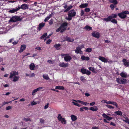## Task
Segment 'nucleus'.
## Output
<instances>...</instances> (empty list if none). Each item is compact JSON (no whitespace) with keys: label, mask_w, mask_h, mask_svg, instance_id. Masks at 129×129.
<instances>
[{"label":"nucleus","mask_w":129,"mask_h":129,"mask_svg":"<svg viewBox=\"0 0 129 129\" xmlns=\"http://www.w3.org/2000/svg\"><path fill=\"white\" fill-rule=\"evenodd\" d=\"M86 70L84 69H82L81 70V72L83 74H85Z\"/></svg>","instance_id":"obj_41"},{"label":"nucleus","mask_w":129,"mask_h":129,"mask_svg":"<svg viewBox=\"0 0 129 129\" xmlns=\"http://www.w3.org/2000/svg\"><path fill=\"white\" fill-rule=\"evenodd\" d=\"M24 120L26 122H27L29 121H31L30 118H24Z\"/></svg>","instance_id":"obj_50"},{"label":"nucleus","mask_w":129,"mask_h":129,"mask_svg":"<svg viewBox=\"0 0 129 129\" xmlns=\"http://www.w3.org/2000/svg\"><path fill=\"white\" fill-rule=\"evenodd\" d=\"M76 14V13L74 9H72L68 13V18L67 20L70 21L72 20L73 17H74Z\"/></svg>","instance_id":"obj_2"},{"label":"nucleus","mask_w":129,"mask_h":129,"mask_svg":"<svg viewBox=\"0 0 129 129\" xmlns=\"http://www.w3.org/2000/svg\"><path fill=\"white\" fill-rule=\"evenodd\" d=\"M84 11L86 12H88L90 11V9L89 8H86L84 9Z\"/></svg>","instance_id":"obj_42"},{"label":"nucleus","mask_w":129,"mask_h":129,"mask_svg":"<svg viewBox=\"0 0 129 129\" xmlns=\"http://www.w3.org/2000/svg\"><path fill=\"white\" fill-rule=\"evenodd\" d=\"M115 113L117 115L121 116L122 115V113L120 111H116L115 112Z\"/></svg>","instance_id":"obj_31"},{"label":"nucleus","mask_w":129,"mask_h":129,"mask_svg":"<svg viewBox=\"0 0 129 129\" xmlns=\"http://www.w3.org/2000/svg\"><path fill=\"white\" fill-rule=\"evenodd\" d=\"M61 45L59 44H56L54 45V47L56 50H58L60 49Z\"/></svg>","instance_id":"obj_18"},{"label":"nucleus","mask_w":129,"mask_h":129,"mask_svg":"<svg viewBox=\"0 0 129 129\" xmlns=\"http://www.w3.org/2000/svg\"><path fill=\"white\" fill-rule=\"evenodd\" d=\"M49 105V103H48L47 104V105H45L44 106V109H46L48 107Z\"/></svg>","instance_id":"obj_59"},{"label":"nucleus","mask_w":129,"mask_h":129,"mask_svg":"<svg viewBox=\"0 0 129 129\" xmlns=\"http://www.w3.org/2000/svg\"><path fill=\"white\" fill-rule=\"evenodd\" d=\"M22 19L20 17L18 16H12L9 21L10 22H16L17 21H20Z\"/></svg>","instance_id":"obj_4"},{"label":"nucleus","mask_w":129,"mask_h":129,"mask_svg":"<svg viewBox=\"0 0 129 129\" xmlns=\"http://www.w3.org/2000/svg\"><path fill=\"white\" fill-rule=\"evenodd\" d=\"M43 88V87H39L37 88V91H39L41 90H42Z\"/></svg>","instance_id":"obj_61"},{"label":"nucleus","mask_w":129,"mask_h":129,"mask_svg":"<svg viewBox=\"0 0 129 129\" xmlns=\"http://www.w3.org/2000/svg\"><path fill=\"white\" fill-rule=\"evenodd\" d=\"M18 8H19V10L21 8L23 10H25L28 8V5L25 4H22L21 7H18Z\"/></svg>","instance_id":"obj_6"},{"label":"nucleus","mask_w":129,"mask_h":129,"mask_svg":"<svg viewBox=\"0 0 129 129\" xmlns=\"http://www.w3.org/2000/svg\"><path fill=\"white\" fill-rule=\"evenodd\" d=\"M37 103L35 102L34 101L31 102V105L33 106L34 105H35L37 104Z\"/></svg>","instance_id":"obj_55"},{"label":"nucleus","mask_w":129,"mask_h":129,"mask_svg":"<svg viewBox=\"0 0 129 129\" xmlns=\"http://www.w3.org/2000/svg\"><path fill=\"white\" fill-rule=\"evenodd\" d=\"M38 91L37 89H36L34 90L32 92V95H35V93L36 92Z\"/></svg>","instance_id":"obj_44"},{"label":"nucleus","mask_w":129,"mask_h":129,"mask_svg":"<svg viewBox=\"0 0 129 129\" xmlns=\"http://www.w3.org/2000/svg\"><path fill=\"white\" fill-rule=\"evenodd\" d=\"M52 41L50 39H48L47 40L46 42V43L47 44H49L50 43V42Z\"/></svg>","instance_id":"obj_52"},{"label":"nucleus","mask_w":129,"mask_h":129,"mask_svg":"<svg viewBox=\"0 0 129 129\" xmlns=\"http://www.w3.org/2000/svg\"><path fill=\"white\" fill-rule=\"evenodd\" d=\"M99 59L102 62H107L108 60L102 56H100L99 57Z\"/></svg>","instance_id":"obj_14"},{"label":"nucleus","mask_w":129,"mask_h":129,"mask_svg":"<svg viewBox=\"0 0 129 129\" xmlns=\"http://www.w3.org/2000/svg\"><path fill=\"white\" fill-rule=\"evenodd\" d=\"M47 62L49 63H50L52 64L53 63L52 61L51 60H48Z\"/></svg>","instance_id":"obj_64"},{"label":"nucleus","mask_w":129,"mask_h":129,"mask_svg":"<svg viewBox=\"0 0 129 129\" xmlns=\"http://www.w3.org/2000/svg\"><path fill=\"white\" fill-rule=\"evenodd\" d=\"M65 40L66 41H67L69 42H72L74 41V39H72L70 37H67L66 38Z\"/></svg>","instance_id":"obj_17"},{"label":"nucleus","mask_w":129,"mask_h":129,"mask_svg":"<svg viewBox=\"0 0 129 129\" xmlns=\"http://www.w3.org/2000/svg\"><path fill=\"white\" fill-rule=\"evenodd\" d=\"M81 48L80 47H77L75 50L76 53L77 54L80 53L81 54H82L83 52L81 51Z\"/></svg>","instance_id":"obj_7"},{"label":"nucleus","mask_w":129,"mask_h":129,"mask_svg":"<svg viewBox=\"0 0 129 129\" xmlns=\"http://www.w3.org/2000/svg\"><path fill=\"white\" fill-rule=\"evenodd\" d=\"M88 69L89 70L92 71V72L95 74L97 73V72L95 71V69H94L93 67H90Z\"/></svg>","instance_id":"obj_21"},{"label":"nucleus","mask_w":129,"mask_h":129,"mask_svg":"<svg viewBox=\"0 0 129 129\" xmlns=\"http://www.w3.org/2000/svg\"><path fill=\"white\" fill-rule=\"evenodd\" d=\"M55 89H58L59 90H64V88L63 86H56L55 88Z\"/></svg>","instance_id":"obj_28"},{"label":"nucleus","mask_w":129,"mask_h":129,"mask_svg":"<svg viewBox=\"0 0 129 129\" xmlns=\"http://www.w3.org/2000/svg\"><path fill=\"white\" fill-rule=\"evenodd\" d=\"M126 14H129V12L128 11H124L118 14V15L122 19L125 18L127 17Z\"/></svg>","instance_id":"obj_3"},{"label":"nucleus","mask_w":129,"mask_h":129,"mask_svg":"<svg viewBox=\"0 0 129 129\" xmlns=\"http://www.w3.org/2000/svg\"><path fill=\"white\" fill-rule=\"evenodd\" d=\"M26 46L25 45H22L21 46V47L20 50L19 51L20 52H23L25 49Z\"/></svg>","instance_id":"obj_16"},{"label":"nucleus","mask_w":129,"mask_h":129,"mask_svg":"<svg viewBox=\"0 0 129 129\" xmlns=\"http://www.w3.org/2000/svg\"><path fill=\"white\" fill-rule=\"evenodd\" d=\"M45 23H42L39 24V26L38 27V29L40 30L45 25Z\"/></svg>","instance_id":"obj_12"},{"label":"nucleus","mask_w":129,"mask_h":129,"mask_svg":"<svg viewBox=\"0 0 129 129\" xmlns=\"http://www.w3.org/2000/svg\"><path fill=\"white\" fill-rule=\"evenodd\" d=\"M43 78L46 80H49L50 79L47 75H45L44 74L43 75Z\"/></svg>","instance_id":"obj_32"},{"label":"nucleus","mask_w":129,"mask_h":129,"mask_svg":"<svg viewBox=\"0 0 129 129\" xmlns=\"http://www.w3.org/2000/svg\"><path fill=\"white\" fill-rule=\"evenodd\" d=\"M89 109L92 111H96L98 110V108L96 106H95L94 107H91Z\"/></svg>","instance_id":"obj_23"},{"label":"nucleus","mask_w":129,"mask_h":129,"mask_svg":"<svg viewBox=\"0 0 129 129\" xmlns=\"http://www.w3.org/2000/svg\"><path fill=\"white\" fill-rule=\"evenodd\" d=\"M125 119L126 120H124V121L126 123H127L128 124H129V119L127 118H126Z\"/></svg>","instance_id":"obj_53"},{"label":"nucleus","mask_w":129,"mask_h":129,"mask_svg":"<svg viewBox=\"0 0 129 129\" xmlns=\"http://www.w3.org/2000/svg\"><path fill=\"white\" fill-rule=\"evenodd\" d=\"M80 79L82 81H83L84 80H85V77L83 76H81V77Z\"/></svg>","instance_id":"obj_49"},{"label":"nucleus","mask_w":129,"mask_h":129,"mask_svg":"<svg viewBox=\"0 0 129 129\" xmlns=\"http://www.w3.org/2000/svg\"><path fill=\"white\" fill-rule=\"evenodd\" d=\"M62 117L61 116V114H58V116L57 117V118L58 120L60 121L62 118Z\"/></svg>","instance_id":"obj_37"},{"label":"nucleus","mask_w":129,"mask_h":129,"mask_svg":"<svg viewBox=\"0 0 129 129\" xmlns=\"http://www.w3.org/2000/svg\"><path fill=\"white\" fill-rule=\"evenodd\" d=\"M19 10V8H17L15 9H13L11 10L8 11V12L11 13H14L15 12Z\"/></svg>","instance_id":"obj_15"},{"label":"nucleus","mask_w":129,"mask_h":129,"mask_svg":"<svg viewBox=\"0 0 129 129\" xmlns=\"http://www.w3.org/2000/svg\"><path fill=\"white\" fill-rule=\"evenodd\" d=\"M112 104L113 105L115 106H116V107L117 108L118 107V105L115 102H112Z\"/></svg>","instance_id":"obj_40"},{"label":"nucleus","mask_w":129,"mask_h":129,"mask_svg":"<svg viewBox=\"0 0 129 129\" xmlns=\"http://www.w3.org/2000/svg\"><path fill=\"white\" fill-rule=\"evenodd\" d=\"M19 74L18 72H16L15 71H12L10 73L9 78L10 79H13L12 80L14 82H16L18 81L19 78V76H17Z\"/></svg>","instance_id":"obj_1"},{"label":"nucleus","mask_w":129,"mask_h":129,"mask_svg":"<svg viewBox=\"0 0 129 129\" xmlns=\"http://www.w3.org/2000/svg\"><path fill=\"white\" fill-rule=\"evenodd\" d=\"M11 101L9 102H4L3 103V104L2 105V107L3 106H4L5 105L8 104L10 103L11 101Z\"/></svg>","instance_id":"obj_45"},{"label":"nucleus","mask_w":129,"mask_h":129,"mask_svg":"<svg viewBox=\"0 0 129 129\" xmlns=\"http://www.w3.org/2000/svg\"><path fill=\"white\" fill-rule=\"evenodd\" d=\"M86 74L89 75L90 74L91 72L90 71L88 70H86Z\"/></svg>","instance_id":"obj_51"},{"label":"nucleus","mask_w":129,"mask_h":129,"mask_svg":"<svg viewBox=\"0 0 129 129\" xmlns=\"http://www.w3.org/2000/svg\"><path fill=\"white\" fill-rule=\"evenodd\" d=\"M122 62L125 66L127 67L129 66V61H128L126 59H123L122 60Z\"/></svg>","instance_id":"obj_8"},{"label":"nucleus","mask_w":129,"mask_h":129,"mask_svg":"<svg viewBox=\"0 0 129 129\" xmlns=\"http://www.w3.org/2000/svg\"><path fill=\"white\" fill-rule=\"evenodd\" d=\"M92 27L89 26L88 25L85 26L84 28V29H86L87 31H90L92 30Z\"/></svg>","instance_id":"obj_22"},{"label":"nucleus","mask_w":129,"mask_h":129,"mask_svg":"<svg viewBox=\"0 0 129 129\" xmlns=\"http://www.w3.org/2000/svg\"><path fill=\"white\" fill-rule=\"evenodd\" d=\"M67 25L68 23L67 22H64L61 24L60 27L61 29V30L60 32H63L66 29Z\"/></svg>","instance_id":"obj_5"},{"label":"nucleus","mask_w":129,"mask_h":129,"mask_svg":"<svg viewBox=\"0 0 129 129\" xmlns=\"http://www.w3.org/2000/svg\"><path fill=\"white\" fill-rule=\"evenodd\" d=\"M47 35V33H45V34H44L41 37H40V39H43Z\"/></svg>","instance_id":"obj_39"},{"label":"nucleus","mask_w":129,"mask_h":129,"mask_svg":"<svg viewBox=\"0 0 129 129\" xmlns=\"http://www.w3.org/2000/svg\"><path fill=\"white\" fill-rule=\"evenodd\" d=\"M110 16L111 17L110 18L111 19H112V18H116L117 17V15H116V14H112L110 16Z\"/></svg>","instance_id":"obj_36"},{"label":"nucleus","mask_w":129,"mask_h":129,"mask_svg":"<svg viewBox=\"0 0 129 129\" xmlns=\"http://www.w3.org/2000/svg\"><path fill=\"white\" fill-rule=\"evenodd\" d=\"M95 102H93L92 103H90L89 104L90 106H93L95 105Z\"/></svg>","instance_id":"obj_62"},{"label":"nucleus","mask_w":129,"mask_h":129,"mask_svg":"<svg viewBox=\"0 0 129 129\" xmlns=\"http://www.w3.org/2000/svg\"><path fill=\"white\" fill-rule=\"evenodd\" d=\"M116 5L112 4H111L110 6V7L111 8L112 10H114V8H115L116 7Z\"/></svg>","instance_id":"obj_30"},{"label":"nucleus","mask_w":129,"mask_h":129,"mask_svg":"<svg viewBox=\"0 0 129 129\" xmlns=\"http://www.w3.org/2000/svg\"><path fill=\"white\" fill-rule=\"evenodd\" d=\"M84 11L82 10L81 11V12L80 13V15L81 16H84Z\"/></svg>","instance_id":"obj_46"},{"label":"nucleus","mask_w":129,"mask_h":129,"mask_svg":"<svg viewBox=\"0 0 129 129\" xmlns=\"http://www.w3.org/2000/svg\"><path fill=\"white\" fill-rule=\"evenodd\" d=\"M110 3H113V4L117 5L118 4V2L117 0H109Z\"/></svg>","instance_id":"obj_27"},{"label":"nucleus","mask_w":129,"mask_h":129,"mask_svg":"<svg viewBox=\"0 0 129 129\" xmlns=\"http://www.w3.org/2000/svg\"><path fill=\"white\" fill-rule=\"evenodd\" d=\"M35 49H37L38 50H41V48L40 47H37L35 48Z\"/></svg>","instance_id":"obj_63"},{"label":"nucleus","mask_w":129,"mask_h":129,"mask_svg":"<svg viewBox=\"0 0 129 129\" xmlns=\"http://www.w3.org/2000/svg\"><path fill=\"white\" fill-rule=\"evenodd\" d=\"M111 17L110 16H109L108 17V18H104L103 19V20L106 21L107 22H108V21H110L111 19L110 18Z\"/></svg>","instance_id":"obj_25"},{"label":"nucleus","mask_w":129,"mask_h":129,"mask_svg":"<svg viewBox=\"0 0 129 129\" xmlns=\"http://www.w3.org/2000/svg\"><path fill=\"white\" fill-rule=\"evenodd\" d=\"M85 56L84 55H82L81 56V58L82 60H85Z\"/></svg>","instance_id":"obj_58"},{"label":"nucleus","mask_w":129,"mask_h":129,"mask_svg":"<svg viewBox=\"0 0 129 129\" xmlns=\"http://www.w3.org/2000/svg\"><path fill=\"white\" fill-rule=\"evenodd\" d=\"M61 27H60V26L56 30V32H58L59 31H61Z\"/></svg>","instance_id":"obj_56"},{"label":"nucleus","mask_w":129,"mask_h":129,"mask_svg":"<svg viewBox=\"0 0 129 129\" xmlns=\"http://www.w3.org/2000/svg\"><path fill=\"white\" fill-rule=\"evenodd\" d=\"M64 59L66 61L70 62L72 59V57L70 56L66 55L64 57Z\"/></svg>","instance_id":"obj_9"},{"label":"nucleus","mask_w":129,"mask_h":129,"mask_svg":"<svg viewBox=\"0 0 129 129\" xmlns=\"http://www.w3.org/2000/svg\"><path fill=\"white\" fill-rule=\"evenodd\" d=\"M73 7L72 6L70 5L67 7V8L64 10V12H66L69 11Z\"/></svg>","instance_id":"obj_26"},{"label":"nucleus","mask_w":129,"mask_h":129,"mask_svg":"<svg viewBox=\"0 0 129 129\" xmlns=\"http://www.w3.org/2000/svg\"><path fill=\"white\" fill-rule=\"evenodd\" d=\"M49 18L47 16L46 18L45 19L44 21L45 22H46L49 19Z\"/></svg>","instance_id":"obj_57"},{"label":"nucleus","mask_w":129,"mask_h":129,"mask_svg":"<svg viewBox=\"0 0 129 129\" xmlns=\"http://www.w3.org/2000/svg\"><path fill=\"white\" fill-rule=\"evenodd\" d=\"M116 80L117 82L118 83L121 84V80H120L119 79L117 78L116 79Z\"/></svg>","instance_id":"obj_48"},{"label":"nucleus","mask_w":129,"mask_h":129,"mask_svg":"<svg viewBox=\"0 0 129 129\" xmlns=\"http://www.w3.org/2000/svg\"><path fill=\"white\" fill-rule=\"evenodd\" d=\"M106 106L108 108L110 109H114V108L113 107L109 105H106Z\"/></svg>","instance_id":"obj_43"},{"label":"nucleus","mask_w":129,"mask_h":129,"mask_svg":"<svg viewBox=\"0 0 129 129\" xmlns=\"http://www.w3.org/2000/svg\"><path fill=\"white\" fill-rule=\"evenodd\" d=\"M71 117L72 121H75L77 119L76 116L74 115H72Z\"/></svg>","instance_id":"obj_19"},{"label":"nucleus","mask_w":129,"mask_h":129,"mask_svg":"<svg viewBox=\"0 0 129 129\" xmlns=\"http://www.w3.org/2000/svg\"><path fill=\"white\" fill-rule=\"evenodd\" d=\"M88 6V4L87 3L82 4L80 5L79 6V7L81 8H83L86 7H87Z\"/></svg>","instance_id":"obj_20"},{"label":"nucleus","mask_w":129,"mask_h":129,"mask_svg":"<svg viewBox=\"0 0 129 129\" xmlns=\"http://www.w3.org/2000/svg\"><path fill=\"white\" fill-rule=\"evenodd\" d=\"M111 20L110 21L113 23L115 24H117V21L116 19H114L112 18Z\"/></svg>","instance_id":"obj_33"},{"label":"nucleus","mask_w":129,"mask_h":129,"mask_svg":"<svg viewBox=\"0 0 129 129\" xmlns=\"http://www.w3.org/2000/svg\"><path fill=\"white\" fill-rule=\"evenodd\" d=\"M102 116L103 117L106 118L107 120L109 121H110L113 119L112 117H110L109 116H107L105 113H104L102 115Z\"/></svg>","instance_id":"obj_11"},{"label":"nucleus","mask_w":129,"mask_h":129,"mask_svg":"<svg viewBox=\"0 0 129 129\" xmlns=\"http://www.w3.org/2000/svg\"><path fill=\"white\" fill-rule=\"evenodd\" d=\"M120 76L122 77L126 78L127 76V74L123 72H122L120 74Z\"/></svg>","instance_id":"obj_29"},{"label":"nucleus","mask_w":129,"mask_h":129,"mask_svg":"<svg viewBox=\"0 0 129 129\" xmlns=\"http://www.w3.org/2000/svg\"><path fill=\"white\" fill-rule=\"evenodd\" d=\"M61 121V122L64 124H66V121L65 120V119L64 118H62L61 120H60Z\"/></svg>","instance_id":"obj_34"},{"label":"nucleus","mask_w":129,"mask_h":129,"mask_svg":"<svg viewBox=\"0 0 129 129\" xmlns=\"http://www.w3.org/2000/svg\"><path fill=\"white\" fill-rule=\"evenodd\" d=\"M92 49L90 48H87L85 50V51L87 52H90L91 51Z\"/></svg>","instance_id":"obj_35"},{"label":"nucleus","mask_w":129,"mask_h":129,"mask_svg":"<svg viewBox=\"0 0 129 129\" xmlns=\"http://www.w3.org/2000/svg\"><path fill=\"white\" fill-rule=\"evenodd\" d=\"M59 65L62 67L66 68L68 66L69 64L68 63H65L64 62H61L59 63Z\"/></svg>","instance_id":"obj_10"},{"label":"nucleus","mask_w":129,"mask_h":129,"mask_svg":"<svg viewBox=\"0 0 129 129\" xmlns=\"http://www.w3.org/2000/svg\"><path fill=\"white\" fill-rule=\"evenodd\" d=\"M40 122L42 123H44V120L42 118H40Z\"/></svg>","instance_id":"obj_54"},{"label":"nucleus","mask_w":129,"mask_h":129,"mask_svg":"<svg viewBox=\"0 0 129 129\" xmlns=\"http://www.w3.org/2000/svg\"><path fill=\"white\" fill-rule=\"evenodd\" d=\"M85 60H88L90 59L89 57L88 56H85Z\"/></svg>","instance_id":"obj_60"},{"label":"nucleus","mask_w":129,"mask_h":129,"mask_svg":"<svg viewBox=\"0 0 129 129\" xmlns=\"http://www.w3.org/2000/svg\"><path fill=\"white\" fill-rule=\"evenodd\" d=\"M126 79H123L121 80V84H124L126 82Z\"/></svg>","instance_id":"obj_38"},{"label":"nucleus","mask_w":129,"mask_h":129,"mask_svg":"<svg viewBox=\"0 0 129 129\" xmlns=\"http://www.w3.org/2000/svg\"><path fill=\"white\" fill-rule=\"evenodd\" d=\"M35 66L34 63H31L29 65V68L31 70H34Z\"/></svg>","instance_id":"obj_24"},{"label":"nucleus","mask_w":129,"mask_h":129,"mask_svg":"<svg viewBox=\"0 0 129 129\" xmlns=\"http://www.w3.org/2000/svg\"><path fill=\"white\" fill-rule=\"evenodd\" d=\"M91 34L93 37L97 39H99L100 37L99 33H92Z\"/></svg>","instance_id":"obj_13"},{"label":"nucleus","mask_w":129,"mask_h":129,"mask_svg":"<svg viewBox=\"0 0 129 129\" xmlns=\"http://www.w3.org/2000/svg\"><path fill=\"white\" fill-rule=\"evenodd\" d=\"M12 108V106H8L6 108V109L7 110H9L11 109Z\"/></svg>","instance_id":"obj_47"}]
</instances>
